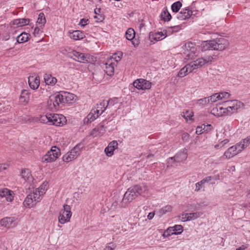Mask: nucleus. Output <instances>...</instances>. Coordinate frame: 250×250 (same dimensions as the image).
<instances>
[{"label":"nucleus","instance_id":"1a4fd4ad","mask_svg":"<svg viewBox=\"0 0 250 250\" xmlns=\"http://www.w3.org/2000/svg\"><path fill=\"white\" fill-rule=\"evenodd\" d=\"M222 104L226 107L229 115L236 112L244 106L243 103L238 100L227 101L222 103Z\"/></svg>","mask_w":250,"mask_h":250},{"label":"nucleus","instance_id":"dca6fc26","mask_svg":"<svg viewBox=\"0 0 250 250\" xmlns=\"http://www.w3.org/2000/svg\"><path fill=\"white\" fill-rule=\"evenodd\" d=\"M104 109L102 107H97L91 109L90 113L88 114L85 119L84 122L86 123H91L98 118L101 115Z\"/></svg>","mask_w":250,"mask_h":250},{"label":"nucleus","instance_id":"5701e85b","mask_svg":"<svg viewBox=\"0 0 250 250\" xmlns=\"http://www.w3.org/2000/svg\"><path fill=\"white\" fill-rule=\"evenodd\" d=\"M135 33L133 29L129 28L125 33L126 39L129 41H131L132 45L135 47H137L140 44L139 40L135 39Z\"/></svg>","mask_w":250,"mask_h":250},{"label":"nucleus","instance_id":"58836bf2","mask_svg":"<svg viewBox=\"0 0 250 250\" xmlns=\"http://www.w3.org/2000/svg\"><path fill=\"white\" fill-rule=\"evenodd\" d=\"M182 117L187 121L193 122L194 113L191 110H187L182 114Z\"/></svg>","mask_w":250,"mask_h":250},{"label":"nucleus","instance_id":"f3484780","mask_svg":"<svg viewBox=\"0 0 250 250\" xmlns=\"http://www.w3.org/2000/svg\"><path fill=\"white\" fill-rule=\"evenodd\" d=\"M133 85L138 90H146L151 88L152 83L146 80L139 79L134 82Z\"/></svg>","mask_w":250,"mask_h":250},{"label":"nucleus","instance_id":"e433bc0d","mask_svg":"<svg viewBox=\"0 0 250 250\" xmlns=\"http://www.w3.org/2000/svg\"><path fill=\"white\" fill-rule=\"evenodd\" d=\"M30 35L26 32H22L17 37V41L19 43L27 42L30 39Z\"/></svg>","mask_w":250,"mask_h":250},{"label":"nucleus","instance_id":"2f4dec72","mask_svg":"<svg viewBox=\"0 0 250 250\" xmlns=\"http://www.w3.org/2000/svg\"><path fill=\"white\" fill-rule=\"evenodd\" d=\"M43 80L46 85L54 86L57 82V79L49 74H45L43 76Z\"/></svg>","mask_w":250,"mask_h":250},{"label":"nucleus","instance_id":"c03bdc74","mask_svg":"<svg viewBox=\"0 0 250 250\" xmlns=\"http://www.w3.org/2000/svg\"><path fill=\"white\" fill-rule=\"evenodd\" d=\"M172 228L173 229V231H175V235L180 234L183 231V227L180 225H175L172 227Z\"/></svg>","mask_w":250,"mask_h":250},{"label":"nucleus","instance_id":"20e7f679","mask_svg":"<svg viewBox=\"0 0 250 250\" xmlns=\"http://www.w3.org/2000/svg\"><path fill=\"white\" fill-rule=\"evenodd\" d=\"M83 148V146L82 144H78L63 155L62 157V161L68 163L75 160L80 155Z\"/></svg>","mask_w":250,"mask_h":250},{"label":"nucleus","instance_id":"aec40b11","mask_svg":"<svg viewBox=\"0 0 250 250\" xmlns=\"http://www.w3.org/2000/svg\"><path fill=\"white\" fill-rule=\"evenodd\" d=\"M16 219L13 217H6L0 219V227L9 229L16 226Z\"/></svg>","mask_w":250,"mask_h":250},{"label":"nucleus","instance_id":"9d476101","mask_svg":"<svg viewBox=\"0 0 250 250\" xmlns=\"http://www.w3.org/2000/svg\"><path fill=\"white\" fill-rule=\"evenodd\" d=\"M41 200L37 195L32 191L24 199L23 206L25 208L30 209L34 208Z\"/></svg>","mask_w":250,"mask_h":250},{"label":"nucleus","instance_id":"f8f14e48","mask_svg":"<svg viewBox=\"0 0 250 250\" xmlns=\"http://www.w3.org/2000/svg\"><path fill=\"white\" fill-rule=\"evenodd\" d=\"M62 103L59 93L51 95L47 101V106L49 109L55 111L59 108L60 104Z\"/></svg>","mask_w":250,"mask_h":250},{"label":"nucleus","instance_id":"4be33fe9","mask_svg":"<svg viewBox=\"0 0 250 250\" xmlns=\"http://www.w3.org/2000/svg\"><path fill=\"white\" fill-rule=\"evenodd\" d=\"M202 215L201 212H195L193 213H182L181 216V220L182 222H187L195 220L199 218Z\"/></svg>","mask_w":250,"mask_h":250},{"label":"nucleus","instance_id":"39448f33","mask_svg":"<svg viewBox=\"0 0 250 250\" xmlns=\"http://www.w3.org/2000/svg\"><path fill=\"white\" fill-rule=\"evenodd\" d=\"M18 176L20 183L25 187L32 183L34 180L30 170L28 168L20 169Z\"/></svg>","mask_w":250,"mask_h":250},{"label":"nucleus","instance_id":"2eb2a0df","mask_svg":"<svg viewBox=\"0 0 250 250\" xmlns=\"http://www.w3.org/2000/svg\"><path fill=\"white\" fill-rule=\"evenodd\" d=\"M59 94L62 103L73 104L77 100V97L73 93L67 92H62L61 93Z\"/></svg>","mask_w":250,"mask_h":250},{"label":"nucleus","instance_id":"f704fd0d","mask_svg":"<svg viewBox=\"0 0 250 250\" xmlns=\"http://www.w3.org/2000/svg\"><path fill=\"white\" fill-rule=\"evenodd\" d=\"M115 63L108 61L105 64L104 71L109 76H112L114 72Z\"/></svg>","mask_w":250,"mask_h":250},{"label":"nucleus","instance_id":"49530a36","mask_svg":"<svg viewBox=\"0 0 250 250\" xmlns=\"http://www.w3.org/2000/svg\"><path fill=\"white\" fill-rule=\"evenodd\" d=\"M172 210V207L170 205H167L163 207L161 209V212L162 214H165L168 212H170Z\"/></svg>","mask_w":250,"mask_h":250},{"label":"nucleus","instance_id":"37998d69","mask_svg":"<svg viewBox=\"0 0 250 250\" xmlns=\"http://www.w3.org/2000/svg\"><path fill=\"white\" fill-rule=\"evenodd\" d=\"M174 232L172 227H170L164 231L162 236L164 238H167L172 235H175V233Z\"/></svg>","mask_w":250,"mask_h":250},{"label":"nucleus","instance_id":"13d9d810","mask_svg":"<svg viewBox=\"0 0 250 250\" xmlns=\"http://www.w3.org/2000/svg\"><path fill=\"white\" fill-rule=\"evenodd\" d=\"M229 142V140L228 139H225L221 142H219L220 146H221V147H223L225 146L227 144H228Z\"/></svg>","mask_w":250,"mask_h":250},{"label":"nucleus","instance_id":"09e8293b","mask_svg":"<svg viewBox=\"0 0 250 250\" xmlns=\"http://www.w3.org/2000/svg\"><path fill=\"white\" fill-rule=\"evenodd\" d=\"M116 244L113 242H110L106 245L104 250H114L116 248Z\"/></svg>","mask_w":250,"mask_h":250},{"label":"nucleus","instance_id":"6e6552de","mask_svg":"<svg viewBox=\"0 0 250 250\" xmlns=\"http://www.w3.org/2000/svg\"><path fill=\"white\" fill-rule=\"evenodd\" d=\"M183 52L187 60H192L198 55V50L194 44L188 42L183 47Z\"/></svg>","mask_w":250,"mask_h":250},{"label":"nucleus","instance_id":"9b49d317","mask_svg":"<svg viewBox=\"0 0 250 250\" xmlns=\"http://www.w3.org/2000/svg\"><path fill=\"white\" fill-rule=\"evenodd\" d=\"M167 32L166 30L151 32L148 35V40L150 44H154L156 42L165 39L167 36Z\"/></svg>","mask_w":250,"mask_h":250},{"label":"nucleus","instance_id":"8fccbe9b","mask_svg":"<svg viewBox=\"0 0 250 250\" xmlns=\"http://www.w3.org/2000/svg\"><path fill=\"white\" fill-rule=\"evenodd\" d=\"M9 167V164L7 163H0V173L7 170Z\"/></svg>","mask_w":250,"mask_h":250},{"label":"nucleus","instance_id":"bf43d9fd","mask_svg":"<svg viewBox=\"0 0 250 250\" xmlns=\"http://www.w3.org/2000/svg\"><path fill=\"white\" fill-rule=\"evenodd\" d=\"M211 179L212 178L211 176H208L201 180V182H203V184L204 185L206 183L210 181Z\"/></svg>","mask_w":250,"mask_h":250},{"label":"nucleus","instance_id":"bb28decb","mask_svg":"<svg viewBox=\"0 0 250 250\" xmlns=\"http://www.w3.org/2000/svg\"><path fill=\"white\" fill-rule=\"evenodd\" d=\"M48 183L47 182H43L39 187L33 190V192L41 199L42 196L44 195L48 188Z\"/></svg>","mask_w":250,"mask_h":250},{"label":"nucleus","instance_id":"c9c22d12","mask_svg":"<svg viewBox=\"0 0 250 250\" xmlns=\"http://www.w3.org/2000/svg\"><path fill=\"white\" fill-rule=\"evenodd\" d=\"M187 158V154L186 151L182 150L177 153L173 157L174 161L180 162L185 160ZM173 158H171L172 160Z\"/></svg>","mask_w":250,"mask_h":250},{"label":"nucleus","instance_id":"ea45409f","mask_svg":"<svg viewBox=\"0 0 250 250\" xmlns=\"http://www.w3.org/2000/svg\"><path fill=\"white\" fill-rule=\"evenodd\" d=\"M37 25L42 28L46 23V19L43 13H41L38 16L37 21Z\"/></svg>","mask_w":250,"mask_h":250},{"label":"nucleus","instance_id":"7ed1b4c3","mask_svg":"<svg viewBox=\"0 0 250 250\" xmlns=\"http://www.w3.org/2000/svg\"><path fill=\"white\" fill-rule=\"evenodd\" d=\"M229 96L230 94L228 92L216 93L210 96L199 100L198 103L202 105L211 104L225 99H228Z\"/></svg>","mask_w":250,"mask_h":250},{"label":"nucleus","instance_id":"f257e3e1","mask_svg":"<svg viewBox=\"0 0 250 250\" xmlns=\"http://www.w3.org/2000/svg\"><path fill=\"white\" fill-rule=\"evenodd\" d=\"M214 61L213 56L208 55L199 58L195 61H192L183 67L178 72V76L183 78L194 70L203 67L207 64H210Z\"/></svg>","mask_w":250,"mask_h":250},{"label":"nucleus","instance_id":"6e6d98bb","mask_svg":"<svg viewBox=\"0 0 250 250\" xmlns=\"http://www.w3.org/2000/svg\"><path fill=\"white\" fill-rule=\"evenodd\" d=\"M203 125L204 126V129L205 132V131L208 132L212 129V127L210 125L208 124V125Z\"/></svg>","mask_w":250,"mask_h":250},{"label":"nucleus","instance_id":"423d86ee","mask_svg":"<svg viewBox=\"0 0 250 250\" xmlns=\"http://www.w3.org/2000/svg\"><path fill=\"white\" fill-rule=\"evenodd\" d=\"M60 155L61 151L60 149L56 146H53L42 157V162L45 163L54 162L57 160Z\"/></svg>","mask_w":250,"mask_h":250},{"label":"nucleus","instance_id":"b1692460","mask_svg":"<svg viewBox=\"0 0 250 250\" xmlns=\"http://www.w3.org/2000/svg\"><path fill=\"white\" fill-rule=\"evenodd\" d=\"M138 197L132 187L129 188L124 194L123 201L127 203H131Z\"/></svg>","mask_w":250,"mask_h":250},{"label":"nucleus","instance_id":"052dcab7","mask_svg":"<svg viewBox=\"0 0 250 250\" xmlns=\"http://www.w3.org/2000/svg\"><path fill=\"white\" fill-rule=\"evenodd\" d=\"M155 213L153 212H150L147 215V219L148 220H151L154 216Z\"/></svg>","mask_w":250,"mask_h":250},{"label":"nucleus","instance_id":"a19ab883","mask_svg":"<svg viewBox=\"0 0 250 250\" xmlns=\"http://www.w3.org/2000/svg\"><path fill=\"white\" fill-rule=\"evenodd\" d=\"M160 16L162 20L165 21H169L171 18V15L166 8L163 10Z\"/></svg>","mask_w":250,"mask_h":250},{"label":"nucleus","instance_id":"412c9836","mask_svg":"<svg viewBox=\"0 0 250 250\" xmlns=\"http://www.w3.org/2000/svg\"><path fill=\"white\" fill-rule=\"evenodd\" d=\"M215 41V50L218 51H223L226 49H228L229 45V41L225 38H220L217 39Z\"/></svg>","mask_w":250,"mask_h":250},{"label":"nucleus","instance_id":"4c0bfd02","mask_svg":"<svg viewBox=\"0 0 250 250\" xmlns=\"http://www.w3.org/2000/svg\"><path fill=\"white\" fill-rule=\"evenodd\" d=\"M29 99L28 92L25 90H23L20 97V102L23 104H26L28 103Z\"/></svg>","mask_w":250,"mask_h":250},{"label":"nucleus","instance_id":"6ab92c4d","mask_svg":"<svg viewBox=\"0 0 250 250\" xmlns=\"http://www.w3.org/2000/svg\"><path fill=\"white\" fill-rule=\"evenodd\" d=\"M211 114L217 117H222L229 115L226 107L221 106V104L216 105L211 110Z\"/></svg>","mask_w":250,"mask_h":250},{"label":"nucleus","instance_id":"79ce46f5","mask_svg":"<svg viewBox=\"0 0 250 250\" xmlns=\"http://www.w3.org/2000/svg\"><path fill=\"white\" fill-rule=\"evenodd\" d=\"M50 116L51 114H47L45 115H40L39 117L38 120L40 122L43 124H50Z\"/></svg>","mask_w":250,"mask_h":250},{"label":"nucleus","instance_id":"a18cd8bd","mask_svg":"<svg viewBox=\"0 0 250 250\" xmlns=\"http://www.w3.org/2000/svg\"><path fill=\"white\" fill-rule=\"evenodd\" d=\"M182 7V3L180 1H177L171 5V9L173 12H177Z\"/></svg>","mask_w":250,"mask_h":250},{"label":"nucleus","instance_id":"4468645a","mask_svg":"<svg viewBox=\"0 0 250 250\" xmlns=\"http://www.w3.org/2000/svg\"><path fill=\"white\" fill-rule=\"evenodd\" d=\"M50 125L57 126H62L65 125L66 119L65 117L62 114H51Z\"/></svg>","mask_w":250,"mask_h":250},{"label":"nucleus","instance_id":"5fc2aeb1","mask_svg":"<svg viewBox=\"0 0 250 250\" xmlns=\"http://www.w3.org/2000/svg\"><path fill=\"white\" fill-rule=\"evenodd\" d=\"M88 21V20L85 19H82L80 20L79 25L83 27L87 24Z\"/></svg>","mask_w":250,"mask_h":250},{"label":"nucleus","instance_id":"f03ea898","mask_svg":"<svg viewBox=\"0 0 250 250\" xmlns=\"http://www.w3.org/2000/svg\"><path fill=\"white\" fill-rule=\"evenodd\" d=\"M250 144V135L242 140L235 145L229 147L224 153V157L226 159H230L247 148Z\"/></svg>","mask_w":250,"mask_h":250},{"label":"nucleus","instance_id":"4d7b16f0","mask_svg":"<svg viewBox=\"0 0 250 250\" xmlns=\"http://www.w3.org/2000/svg\"><path fill=\"white\" fill-rule=\"evenodd\" d=\"M123 53L122 52H118L115 54V59L117 61H119L121 59L123 56Z\"/></svg>","mask_w":250,"mask_h":250},{"label":"nucleus","instance_id":"a211bd4d","mask_svg":"<svg viewBox=\"0 0 250 250\" xmlns=\"http://www.w3.org/2000/svg\"><path fill=\"white\" fill-rule=\"evenodd\" d=\"M119 144L116 140L109 142L104 149V152L108 157H111L114 155L115 151L118 149Z\"/></svg>","mask_w":250,"mask_h":250},{"label":"nucleus","instance_id":"ddd939ff","mask_svg":"<svg viewBox=\"0 0 250 250\" xmlns=\"http://www.w3.org/2000/svg\"><path fill=\"white\" fill-rule=\"evenodd\" d=\"M68 55L73 60L80 62L85 63L88 62L89 55L88 54L72 50L68 53Z\"/></svg>","mask_w":250,"mask_h":250},{"label":"nucleus","instance_id":"c756f323","mask_svg":"<svg viewBox=\"0 0 250 250\" xmlns=\"http://www.w3.org/2000/svg\"><path fill=\"white\" fill-rule=\"evenodd\" d=\"M132 189L135 191L138 196L143 195L148 191V188L146 185H137L131 187Z\"/></svg>","mask_w":250,"mask_h":250},{"label":"nucleus","instance_id":"cd10ccee","mask_svg":"<svg viewBox=\"0 0 250 250\" xmlns=\"http://www.w3.org/2000/svg\"><path fill=\"white\" fill-rule=\"evenodd\" d=\"M30 21V20L29 19H17L13 20L10 22V25H13L14 27H21L23 26L28 25Z\"/></svg>","mask_w":250,"mask_h":250},{"label":"nucleus","instance_id":"de8ad7c7","mask_svg":"<svg viewBox=\"0 0 250 250\" xmlns=\"http://www.w3.org/2000/svg\"><path fill=\"white\" fill-rule=\"evenodd\" d=\"M42 29L39 26H37L34 30V31L33 32V34L34 36H39L42 32Z\"/></svg>","mask_w":250,"mask_h":250},{"label":"nucleus","instance_id":"603ef678","mask_svg":"<svg viewBox=\"0 0 250 250\" xmlns=\"http://www.w3.org/2000/svg\"><path fill=\"white\" fill-rule=\"evenodd\" d=\"M204 185L203 184V182H202L201 181L195 184V190L196 191H199L201 189V188H202Z\"/></svg>","mask_w":250,"mask_h":250},{"label":"nucleus","instance_id":"a878e982","mask_svg":"<svg viewBox=\"0 0 250 250\" xmlns=\"http://www.w3.org/2000/svg\"><path fill=\"white\" fill-rule=\"evenodd\" d=\"M68 36L74 41H80L85 37L84 33L80 30H70L68 32Z\"/></svg>","mask_w":250,"mask_h":250},{"label":"nucleus","instance_id":"c85d7f7f","mask_svg":"<svg viewBox=\"0 0 250 250\" xmlns=\"http://www.w3.org/2000/svg\"><path fill=\"white\" fill-rule=\"evenodd\" d=\"M28 83L30 87L32 89H37L40 84L39 77L36 75L30 76L28 78Z\"/></svg>","mask_w":250,"mask_h":250},{"label":"nucleus","instance_id":"0e129e2a","mask_svg":"<svg viewBox=\"0 0 250 250\" xmlns=\"http://www.w3.org/2000/svg\"><path fill=\"white\" fill-rule=\"evenodd\" d=\"M95 13L96 15H97V14H98L97 13V10H95Z\"/></svg>","mask_w":250,"mask_h":250},{"label":"nucleus","instance_id":"0eeeda50","mask_svg":"<svg viewBox=\"0 0 250 250\" xmlns=\"http://www.w3.org/2000/svg\"><path fill=\"white\" fill-rule=\"evenodd\" d=\"M71 208L68 205H64L62 209H60L58 216V222L61 224H64L70 221L72 216Z\"/></svg>","mask_w":250,"mask_h":250},{"label":"nucleus","instance_id":"393cba45","mask_svg":"<svg viewBox=\"0 0 250 250\" xmlns=\"http://www.w3.org/2000/svg\"><path fill=\"white\" fill-rule=\"evenodd\" d=\"M0 197L4 198L7 202H12L14 200V192L6 188L0 189Z\"/></svg>","mask_w":250,"mask_h":250},{"label":"nucleus","instance_id":"3c124183","mask_svg":"<svg viewBox=\"0 0 250 250\" xmlns=\"http://www.w3.org/2000/svg\"><path fill=\"white\" fill-rule=\"evenodd\" d=\"M205 132L204 126L203 125H201L200 126H198L196 127V133L198 135L201 134Z\"/></svg>","mask_w":250,"mask_h":250},{"label":"nucleus","instance_id":"72a5a7b5","mask_svg":"<svg viewBox=\"0 0 250 250\" xmlns=\"http://www.w3.org/2000/svg\"><path fill=\"white\" fill-rule=\"evenodd\" d=\"M105 129L103 126H100L95 128L90 132V135L93 137H97L102 136L105 132Z\"/></svg>","mask_w":250,"mask_h":250},{"label":"nucleus","instance_id":"e2e57ef3","mask_svg":"<svg viewBox=\"0 0 250 250\" xmlns=\"http://www.w3.org/2000/svg\"><path fill=\"white\" fill-rule=\"evenodd\" d=\"M214 148L215 149H220V148H222V147H221V146H220V144H219V143L218 144H216L215 145H214Z\"/></svg>","mask_w":250,"mask_h":250},{"label":"nucleus","instance_id":"473e14b6","mask_svg":"<svg viewBox=\"0 0 250 250\" xmlns=\"http://www.w3.org/2000/svg\"><path fill=\"white\" fill-rule=\"evenodd\" d=\"M201 46L203 50L206 51L210 49L215 50V41L210 40L203 42L201 44Z\"/></svg>","mask_w":250,"mask_h":250},{"label":"nucleus","instance_id":"680f3d73","mask_svg":"<svg viewBox=\"0 0 250 250\" xmlns=\"http://www.w3.org/2000/svg\"><path fill=\"white\" fill-rule=\"evenodd\" d=\"M246 248V247L244 245H242L241 247L237 248L236 250H245Z\"/></svg>","mask_w":250,"mask_h":250},{"label":"nucleus","instance_id":"7c9ffc66","mask_svg":"<svg viewBox=\"0 0 250 250\" xmlns=\"http://www.w3.org/2000/svg\"><path fill=\"white\" fill-rule=\"evenodd\" d=\"M192 14V11L188 8L183 9L178 14L177 18L180 20H185L189 19Z\"/></svg>","mask_w":250,"mask_h":250},{"label":"nucleus","instance_id":"864d4df0","mask_svg":"<svg viewBox=\"0 0 250 250\" xmlns=\"http://www.w3.org/2000/svg\"><path fill=\"white\" fill-rule=\"evenodd\" d=\"M94 18L96 20V22H101L104 20V17L100 14H97V15L94 16Z\"/></svg>","mask_w":250,"mask_h":250}]
</instances>
